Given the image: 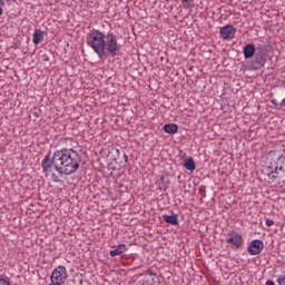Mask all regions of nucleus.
I'll list each match as a JSON object with an SVG mask.
<instances>
[{
    "label": "nucleus",
    "instance_id": "1",
    "mask_svg": "<svg viewBox=\"0 0 285 285\" xmlns=\"http://www.w3.org/2000/svg\"><path fill=\"white\" fill-rule=\"evenodd\" d=\"M41 166L45 177L51 176L53 181L57 183L59 181V178L55 174V170L59 175H75L81 166V155L72 148L58 149L52 154L51 158L50 155H47L43 158Z\"/></svg>",
    "mask_w": 285,
    "mask_h": 285
},
{
    "label": "nucleus",
    "instance_id": "2",
    "mask_svg": "<svg viewBox=\"0 0 285 285\" xmlns=\"http://www.w3.org/2000/svg\"><path fill=\"white\" fill-rule=\"evenodd\" d=\"M87 45L98 55L99 59H104L106 55L117 57V52L121 50V45L114 33H105L97 29H92L87 35Z\"/></svg>",
    "mask_w": 285,
    "mask_h": 285
},
{
    "label": "nucleus",
    "instance_id": "3",
    "mask_svg": "<svg viewBox=\"0 0 285 285\" xmlns=\"http://www.w3.org/2000/svg\"><path fill=\"white\" fill-rule=\"evenodd\" d=\"M50 282L51 284L56 285L66 284V282H68V269L66 268V266H57L51 273Z\"/></svg>",
    "mask_w": 285,
    "mask_h": 285
},
{
    "label": "nucleus",
    "instance_id": "4",
    "mask_svg": "<svg viewBox=\"0 0 285 285\" xmlns=\"http://www.w3.org/2000/svg\"><path fill=\"white\" fill-rule=\"evenodd\" d=\"M226 243L232 250H238L244 246V236L239 232L232 230L227 233Z\"/></svg>",
    "mask_w": 285,
    "mask_h": 285
},
{
    "label": "nucleus",
    "instance_id": "5",
    "mask_svg": "<svg viewBox=\"0 0 285 285\" xmlns=\"http://www.w3.org/2000/svg\"><path fill=\"white\" fill-rule=\"evenodd\" d=\"M237 33V28H235L233 24H226L220 28L219 35L222 39L228 40V39H235V35Z\"/></svg>",
    "mask_w": 285,
    "mask_h": 285
},
{
    "label": "nucleus",
    "instance_id": "6",
    "mask_svg": "<svg viewBox=\"0 0 285 285\" xmlns=\"http://www.w3.org/2000/svg\"><path fill=\"white\" fill-rule=\"evenodd\" d=\"M262 250H264V240L261 239L252 240L247 247V253H249V255H259Z\"/></svg>",
    "mask_w": 285,
    "mask_h": 285
},
{
    "label": "nucleus",
    "instance_id": "7",
    "mask_svg": "<svg viewBox=\"0 0 285 285\" xmlns=\"http://www.w3.org/2000/svg\"><path fill=\"white\" fill-rule=\"evenodd\" d=\"M128 250V246L126 244H119L116 249L109 252L110 257H117V255H124Z\"/></svg>",
    "mask_w": 285,
    "mask_h": 285
},
{
    "label": "nucleus",
    "instance_id": "8",
    "mask_svg": "<svg viewBox=\"0 0 285 285\" xmlns=\"http://www.w3.org/2000/svg\"><path fill=\"white\" fill-rule=\"evenodd\" d=\"M245 59H252L255 56V45H246L243 49Z\"/></svg>",
    "mask_w": 285,
    "mask_h": 285
},
{
    "label": "nucleus",
    "instance_id": "9",
    "mask_svg": "<svg viewBox=\"0 0 285 285\" xmlns=\"http://www.w3.org/2000/svg\"><path fill=\"white\" fill-rule=\"evenodd\" d=\"M163 130L167 135H175L179 130V127L176 124H167L163 127Z\"/></svg>",
    "mask_w": 285,
    "mask_h": 285
},
{
    "label": "nucleus",
    "instance_id": "10",
    "mask_svg": "<svg viewBox=\"0 0 285 285\" xmlns=\"http://www.w3.org/2000/svg\"><path fill=\"white\" fill-rule=\"evenodd\" d=\"M184 167L186 168V170H190V173H193L197 166L195 165V159H193V157H188L184 160Z\"/></svg>",
    "mask_w": 285,
    "mask_h": 285
},
{
    "label": "nucleus",
    "instance_id": "11",
    "mask_svg": "<svg viewBox=\"0 0 285 285\" xmlns=\"http://www.w3.org/2000/svg\"><path fill=\"white\" fill-rule=\"evenodd\" d=\"M163 219L164 222H166L167 224H171V226H177V224H179V219L177 218V215H163Z\"/></svg>",
    "mask_w": 285,
    "mask_h": 285
},
{
    "label": "nucleus",
    "instance_id": "12",
    "mask_svg": "<svg viewBox=\"0 0 285 285\" xmlns=\"http://www.w3.org/2000/svg\"><path fill=\"white\" fill-rule=\"evenodd\" d=\"M35 46H39V43H41V41H43V31L37 29L33 32V39H32Z\"/></svg>",
    "mask_w": 285,
    "mask_h": 285
},
{
    "label": "nucleus",
    "instance_id": "13",
    "mask_svg": "<svg viewBox=\"0 0 285 285\" xmlns=\"http://www.w3.org/2000/svg\"><path fill=\"white\" fill-rule=\"evenodd\" d=\"M0 285H12V284H10V278L0 276Z\"/></svg>",
    "mask_w": 285,
    "mask_h": 285
},
{
    "label": "nucleus",
    "instance_id": "14",
    "mask_svg": "<svg viewBox=\"0 0 285 285\" xmlns=\"http://www.w3.org/2000/svg\"><path fill=\"white\" fill-rule=\"evenodd\" d=\"M278 285H285V273L283 275H279L277 278Z\"/></svg>",
    "mask_w": 285,
    "mask_h": 285
},
{
    "label": "nucleus",
    "instance_id": "15",
    "mask_svg": "<svg viewBox=\"0 0 285 285\" xmlns=\"http://www.w3.org/2000/svg\"><path fill=\"white\" fill-rule=\"evenodd\" d=\"M266 226H275V220L267 218Z\"/></svg>",
    "mask_w": 285,
    "mask_h": 285
},
{
    "label": "nucleus",
    "instance_id": "16",
    "mask_svg": "<svg viewBox=\"0 0 285 285\" xmlns=\"http://www.w3.org/2000/svg\"><path fill=\"white\" fill-rule=\"evenodd\" d=\"M265 285H275V282H273V281H267Z\"/></svg>",
    "mask_w": 285,
    "mask_h": 285
},
{
    "label": "nucleus",
    "instance_id": "17",
    "mask_svg": "<svg viewBox=\"0 0 285 285\" xmlns=\"http://www.w3.org/2000/svg\"><path fill=\"white\" fill-rule=\"evenodd\" d=\"M3 14V8L0 7V17Z\"/></svg>",
    "mask_w": 285,
    "mask_h": 285
},
{
    "label": "nucleus",
    "instance_id": "18",
    "mask_svg": "<svg viewBox=\"0 0 285 285\" xmlns=\"http://www.w3.org/2000/svg\"><path fill=\"white\" fill-rule=\"evenodd\" d=\"M184 3H188V1H194V0H181Z\"/></svg>",
    "mask_w": 285,
    "mask_h": 285
},
{
    "label": "nucleus",
    "instance_id": "19",
    "mask_svg": "<svg viewBox=\"0 0 285 285\" xmlns=\"http://www.w3.org/2000/svg\"><path fill=\"white\" fill-rule=\"evenodd\" d=\"M283 104H284V106H285V98L283 99Z\"/></svg>",
    "mask_w": 285,
    "mask_h": 285
}]
</instances>
